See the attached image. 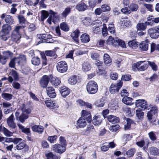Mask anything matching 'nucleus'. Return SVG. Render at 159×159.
Listing matches in <instances>:
<instances>
[{"instance_id":"1","label":"nucleus","mask_w":159,"mask_h":159,"mask_svg":"<svg viewBox=\"0 0 159 159\" xmlns=\"http://www.w3.org/2000/svg\"><path fill=\"white\" fill-rule=\"evenodd\" d=\"M2 30L0 31V38L3 41H6L10 37L8 36L11 30V27L9 25H4L2 27Z\"/></svg>"},{"instance_id":"2","label":"nucleus","mask_w":159,"mask_h":159,"mask_svg":"<svg viewBox=\"0 0 159 159\" xmlns=\"http://www.w3.org/2000/svg\"><path fill=\"white\" fill-rule=\"evenodd\" d=\"M136 107H139V109L141 108L143 109H146L148 108V109H157V108L156 106L152 105H150L148 106L147 104V101L144 99H139L137 100L135 102Z\"/></svg>"},{"instance_id":"3","label":"nucleus","mask_w":159,"mask_h":159,"mask_svg":"<svg viewBox=\"0 0 159 159\" xmlns=\"http://www.w3.org/2000/svg\"><path fill=\"white\" fill-rule=\"evenodd\" d=\"M86 89L87 92L89 94L95 93L98 90L97 84L94 81H90L87 84Z\"/></svg>"},{"instance_id":"4","label":"nucleus","mask_w":159,"mask_h":159,"mask_svg":"<svg viewBox=\"0 0 159 159\" xmlns=\"http://www.w3.org/2000/svg\"><path fill=\"white\" fill-rule=\"evenodd\" d=\"M123 83L121 80L119 81L117 83H112L110 85L109 90L111 94L117 93L122 86Z\"/></svg>"},{"instance_id":"5","label":"nucleus","mask_w":159,"mask_h":159,"mask_svg":"<svg viewBox=\"0 0 159 159\" xmlns=\"http://www.w3.org/2000/svg\"><path fill=\"white\" fill-rule=\"evenodd\" d=\"M56 67L57 71L61 73L66 72L68 69L67 64L65 61H61L58 62Z\"/></svg>"},{"instance_id":"6","label":"nucleus","mask_w":159,"mask_h":159,"mask_svg":"<svg viewBox=\"0 0 159 159\" xmlns=\"http://www.w3.org/2000/svg\"><path fill=\"white\" fill-rule=\"evenodd\" d=\"M50 13L51 15L49 17L47 20V21L50 25H51V21L55 23L60 18V16L59 15H56L57 13L51 10L50 11Z\"/></svg>"},{"instance_id":"7","label":"nucleus","mask_w":159,"mask_h":159,"mask_svg":"<svg viewBox=\"0 0 159 159\" xmlns=\"http://www.w3.org/2000/svg\"><path fill=\"white\" fill-rule=\"evenodd\" d=\"M60 144H56L53 146V150L57 153L61 154L65 152L66 151V148Z\"/></svg>"},{"instance_id":"8","label":"nucleus","mask_w":159,"mask_h":159,"mask_svg":"<svg viewBox=\"0 0 159 159\" xmlns=\"http://www.w3.org/2000/svg\"><path fill=\"white\" fill-rule=\"evenodd\" d=\"M148 33L152 38L156 39L159 37V31L156 29L154 28L149 29L148 30Z\"/></svg>"},{"instance_id":"9","label":"nucleus","mask_w":159,"mask_h":159,"mask_svg":"<svg viewBox=\"0 0 159 159\" xmlns=\"http://www.w3.org/2000/svg\"><path fill=\"white\" fill-rule=\"evenodd\" d=\"M51 76H48L46 75L43 76L42 78L40 81V85L43 88H45L48 83L49 81L51 80Z\"/></svg>"},{"instance_id":"10","label":"nucleus","mask_w":159,"mask_h":159,"mask_svg":"<svg viewBox=\"0 0 159 159\" xmlns=\"http://www.w3.org/2000/svg\"><path fill=\"white\" fill-rule=\"evenodd\" d=\"M143 61H140L138 62L136 64V67L139 70L141 71H144L146 70L148 66V63H144Z\"/></svg>"},{"instance_id":"11","label":"nucleus","mask_w":159,"mask_h":159,"mask_svg":"<svg viewBox=\"0 0 159 159\" xmlns=\"http://www.w3.org/2000/svg\"><path fill=\"white\" fill-rule=\"evenodd\" d=\"M20 38L21 35L20 34H16L12 32L11 37V40L10 41L8 44L10 45H11L13 44V42L17 41Z\"/></svg>"},{"instance_id":"12","label":"nucleus","mask_w":159,"mask_h":159,"mask_svg":"<svg viewBox=\"0 0 159 159\" xmlns=\"http://www.w3.org/2000/svg\"><path fill=\"white\" fill-rule=\"evenodd\" d=\"M88 8V6L82 1L79 2L76 6V8L79 11H84Z\"/></svg>"},{"instance_id":"13","label":"nucleus","mask_w":159,"mask_h":159,"mask_svg":"<svg viewBox=\"0 0 159 159\" xmlns=\"http://www.w3.org/2000/svg\"><path fill=\"white\" fill-rule=\"evenodd\" d=\"M76 128L78 129L80 128H83L87 125L85 119L80 118L77 121Z\"/></svg>"},{"instance_id":"14","label":"nucleus","mask_w":159,"mask_h":159,"mask_svg":"<svg viewBox=\"0 0 159 159\" xmlns=\"http://www.w3.org/2000/svg\"><path fill=\"white\" fill-rule=\"evenodd\" d=\"M102 119L100 116H95L93 118L92 122L94 125H99L102 122Z\"/></svg>"},{"instance_id":"15","label":"nucleus","mask_w":159,"mask_h":159,"mask_svg":"<svg viewBox=\"0 0 159 159\" xmlns=\"http://www.w3.org/2000/svg\"><path fill=\"white\" fill-rule=\"evenodd\" d=\"M31 129L34 132L40 134H42L44 129L43 126L40 125H34L31 127Z\"/></svg>"},{"instance_id":"16","label":"nucleus","mask_w":159,"mask_h":159,"mask_svg":"<svg viewBox=\"0 0 159 159\" xmlns=\"http://www.w3.org/2000/svg\"><path fill=\"white\" fill-rule=\"evenodd\" d=\"M47 93L48 95L51 98H54L56 96L55 90L52 87H48L46 88Z\"/></svg>"},{"instance_id":"17","label":"nucleus","mask_w":159,"mask_h":159,"mask_svg":"<svg viewBox=\"0 0 159 159\" xmlns=\"http://www.w3.org/2000/svg\"><path fill=\"white\" fill-rule=\"evenodd\" d=\"M15 61L16 63L18 65H22L26 62V57L25 55L21 56L15 58Z\"/></svg>"},{"instance_id":"18","label":"nucleus","mask_w":159,"mask_h":159,"mask_svg":"<svg viewBox=\"0 0 159 159\" xmlns=\"http://www.w3.org/2000/svg\"><path fill=\"white\" fill-rule=\"evenodd\" d=\"M149 42L148 40L142 42L139 44V48L141 50L146 51L148 49Z\"/></svg>"},{"instance_id":"19","label":"nucleus","mask_w":159,"mask_h":159,"mask_svg":"<svg viewBox=\"0 0 159 159\" xmlns=\"http://www.w3.org/2000/svg\"><path fill=\"white\" fill-rule=\"evenodd\" d=\"M46 106L52 108H56L58 107L57 105L54 102L51 100H47L44 101Z\"/></svg>"},{"instance_id":"20","label":"nucleus","mask_w":159,"mask_h":159,"mask_svg":"<svg viewBox=\"0 0 159 159\" xmlns=\"http://www.w3.org/2000/svg\"><path fill=\"white\" fill-rule=\"evenodd\" d=\"M108 121L113 124L117 123L120 121V118L113 115H111L107 117Z\"/></svg>"},{"instance_id":"21","label":"nucleus","mask_w":159,"mask_h":159,"mask_svg":"<svg viewBox=\"0 0 159 159\" xmlns=\"http://www.w3.org/2000/svg\"><path fill=\"white\" fill-rule=\"evenodd\" d=\"M60 92L61 95L64 97H65L69 94L70 93V91L68 88L63 87L61 88Z\"/></svg>"},{"instance_id":"22","label":"nucleus","mask_w":159,"mask_h":159,"mask_svg":"<svg viewBox=\"0 0 159 159\" xmlns=\"http://www.w3.org/2000/svg\"><path fill=\"white\" fill-rule=\"evenodd\" d=\"M81 19L83 24L86 26L89 25L93 23V20L89 17H82Z\"/></svg>"},{"instance_id":"23","label":"nucleus","mask_w":159,"mask_h":159,"mask_svg":"<svg viewBox=\"0 0 159 159\" xmlns=\"http://www.w3.org/2000/svg\"><path fill=\"white\" fill-rule=\"evenodd\" d=\"M18 150H21L24 148L25 149V151H27L28 149V147L25 143V142H20L18 144H17L15 147Z\"/></svg>"},{"instance_id":"24","label":"nucleus","mask_w":159,"mask_h":159,"mask_svg":"<svg viewBox=\"0 0 159 159\" xmlns=\"http://www.w3.org/2000/svg\"><path fill=\"white\" fill-rule=\"evenodd\" d=\"M80 32L78 30H76L71 34V36L73 39L77 43L79 42L78 37Z\"/></svg>"},{"instance_id":"25","label":"nucleus","mask_w":159,"mask_h":159,"mask_svg":"<svg viewBox=\"0 0 159 159\" xmlns=\"http://www.w3.org/2000/svg\"><path fill=\"white\" fill-rule=\"evenodd\" d=\"M80 40L83 43H86L90 40V37L86 34H83L80 36Z\"/></svg>"},{"instance_id":"26","label":"nucleus","mask_w":159,"mask_h":159,"mask_svg":"<svg viewBox=\"0 0 159 159\" xmlns=\"http://www.w3.org/2000/svg\"><path fill=\"white\" fill-rule=\"evenodd\" d=\"M132 99L128 96L124 97L122 98V101L125 104L128 105H131L133 104L132 102Z\"/></svg>"},{"instance_id":"27","label":"nucleus","mask_w":159,"mask_h":159,"mask_svg":"<svg viewBox=\"0 0 159 159\" xmlns=\"http://www.w3.org/2000/svg\"><path fill=\"white\" fill-rule=\"evenodd\" d=\"M121 25L122 27L124 28L130 26L131 23L129 20L126 19L121 21Z\"/></svg>"},{"instance_id":"28","label":"nucleus","mask_w":159,"mask_h":159,"mask_svg":"<svg viewBox=\"0 0 159 159\" xmlns=\"http://www.w3.org/2000/svg\"><path fill=\"white\" fill-rule=\"evenodd\" d=\"M149 152L150 154L156 156L159 154V149L157 148L152 147L149 148Z\"/></svg>"},{"instance_id":"29","label":"nucleus","mask_w":159,"mask_h":159,"mask_svg":"<svg viewBox=\"0 0 159 159\" xmlns=\"http://www.w3.org/2000/svg\"><path fill=\"white\" fill-rule=\"evenodd\" d=\"M47 159H59L60 157L57 156L55 154H53L51 152H48L45 154Z\"/></svg>"},{"instance_id":"30","label":"nucleus","mask_w":159,"mask_h":159,"mask_svg":"<svg viewBox=\"0 0 159 159\" xmlns=\"http://www.w3.org/2000/svg\"><path fill=\"white\" fill-rule=\"evenodd\" d=\"M50 81L52 84L55 86H58L61 83L59 79L55 76L53 77L51 76Z\"/></svg>"},{"instance_id":"31","label":"nucleus","mask_w":159,"mask_h":159,"mask_svg":"<svg viewBox=\"0 0 159 159\" xmlns=\"http://www.w3.org/2000/svg\"><path fill=\"white\" fill-rule=\"evenodd\" d=\"M71 8L68 7H66L61 13V17L63 18H66V16L70 12Z\"/></svg>"},{"instance_id":"32","label":"nucleus","mask_w":159,"mask_h":159,"mask_svg":"<svg viewBox=\"0 0 159 159\" xmlns=\"http://www.w3.org/2000/svg\"><path fill=\"white\" fill-rule=\"evenodd\" d=\"M82 70L84 71H88L91 69V67L89 64L88 62H84L82 65Z\"/></svg>"},{"instance_id":"33","label":"nucleus","mask_w":159,"mask_h":159,"mask_svg":"<svg viewBox=\"0 0 159 159\" xmlns=\"http://www.w3.org/2000/svg\"><path fill=\"white\" fill-rule=\"evenodd\" d=\"M60 144L64 148H66L67 143L65 139V138L62 136H61L59 138Z\"/></svg>"},{"instance_id":"34","label":"nucleus","mask_w":159,"mask_h":159,"mask_svg":"<svg viewBox=\"0 0 159 159\" xmlns=\"http://www.w3.org/2000/svg\"><path fill=\"white\" fill-rule=\"evenodd\" d=\"M5 20L6 23L11 25L13 24L14 22L13 17L9 15L6 16Z\"/></svg>"},{"instance_id":"35","label":"nucleus","mask_w":159,"mask_h":159,"mask_svg":"<svg viewBox=\"0 0 159 159\" xmlns=\"http://www.w3.org/2000/svg\"><path fill=\"white\" fill-rule=\"evenodd\" d=\"M103 60L105 64H108L112 61L109 55L107 53L104 54L103 56Z\"/></svg>"},{"instance_id":"36","label":"nucleus","mask_w":159,"mask_h":159,"mask_svg":"<svg viewBox=\"0 0 159 159\" xmlns=\"http://www.w3.org/2000/svg\"><path fill=\"white\" fill-rule=\"evenodd\" d=\"M2 96L3 99L7 101L10 100L13 97V95L12 94L5 93H2Z\"/></svg>"},{"instance_id":"37","label":"nucleus","mask_w":159,"mask_h":159,"mask_svg":"<svg viewBox=\"0 0 159 159\" xmlns=\"http://www.w3.org/2000/svg\"><path fill=\"white\" fill-rule=\"evenodd\" d=\"M32 63L34 66H38L40 63V60L38 57H33L31 60Z\"/></svg>"},{"instance_id":"38","label":"nucleus","mask_w":159,"mask_h":159,"mask_svg":"<svg viewBox=\"0 0 159 159\" xmlns=\"http://www.w3.org/2000/svg\"><path fill=\"white\" fill-rule=\"evenodd\" d=\"M128 44L130 47L133 49L136 48L138 46V42L134 40L129 41Z\"/></svg>"},{"instance_id":"39","label":"nucleus","mask_w":159,"mask_h":159,"mask_svg":"<svg viewBox=\"0 0 159 159\" xmlns=\"http://www.w3.org/2000/svg\"><path fill=\"white\" fill-rule=\"evenodd\" d=\"M142 110H136V116L139 120L143 119L144 113L142 111Z\"/></svg>"},{"instance_id":"40","label":"nucleus","mask_w":159,"mask_h":159,"mask_svg":"<svg viewBox=\"0 0 159 159\" xmlns=\"http://www.w3.org/2000/svg\"><path fill=\"white\" fill-rule=\"evenodd\" d=\"M68 83L71 85H75L77 82L76 76H73L70 77L68 80Z\"/></svg>"},{"instance_id":"41","label":"nucleus","mask_w":159,"mask_h":159,"mask_svg":"<svg viewBox=\"0 0 159 159\" xmlns=\"http://www.w3.org/2000/svg\"><path fill=\"white\" fill-rule=\"evenodd\" d=\"M60 27L61 30L65 31H68L69 30L68 26L65 22H62L61 23Z\"/></svg>"},{"instance_id":"42","label":"nucleus","mask_w":159,"mask_h":159,"mask_svg":"<svg viewBox=\"0 0 159 159\" xmlns=\"http://www.w3.org/2000/svg\"><path fill=\"white\" fill-rule=\"evenodd\" d=\"M146 25L144 23H139L137 24V28L139 30H144L146 29Z\"/></svg>"},{"instance_id":"43","label":"nucleus","mask_w":159,"mask_h":159,"mask_svg":"<svg viewBox=\"0 0 159 159\" xmlns=\"http://www.w3.org/2000/svg\"><path fill=\"white\" fill-rule=\"evenodd\" d=\"M13 53L9 51H5L3 52V56L7 59L11 58L13 56Z\"/></svg>"},{"instance_id":"44","label":"nucleus","mask_w":159,"mask_h":159,"mask_svg":"<svg viewBox=\"0 0 159 159\" xmlns=\"http://www.w3.org/2000/svg\"><path fill=\"white\" fill-rule=\"evenodd\" d=\"M28 118V116L22 113L21 115L19 116L18 120L21 122L23 123L25 120Z\"/></svg>"},{"instance_id":"45","label":"nucleus","mask_w":159,"mask_h":159,"mask_svg":"<svg viewBox=\"0 0 159 159\" xmlns=\"http://www.w3.org/2000/svg\"><path fill=\"white\" fill-rule=\"evenodd\" d=\"M48 16V13L46 11L43 10L41 11V20L42 21L46 19Z\"/></svg>"},{"instance_id":"46","label":"nucleus","mask_w":159,"mask_h":159,"mask_svg":"<svg viewBox=\"0 0 159 159\" xmlns=\"http://www.w3.org/2000/svg\"><path fill=\"white\" fill-rule=\"evenodd\" d=\"M120 127L119 125H114L110 126L109 129L112 132H116L120 129Z\"/></svg>"},{"instance_id":"47","label":"nucleus","mask_w":159,"mask_h":159,"mask_svg":"<svg viewBox=\"0 0 159 159\" xmlns=\"http://www.w3.org/2000/svg\"><path fill=\"white\" fill-rule=\"evenodd\" d=\"M7 124L12 129H15L16 127V124L14 122L13 120H7Z\"/></svg>"},{"instance_id":"48","label":"nucleus","mask_w":159,"mask_h":159,"mask_svg":"<svg viewBox=\"0 0 159 159\" xmlns=\"http://www.w3.org/2000/svg\"><path fill=\"white\" fill-rule=\"evenodd\" d=\"M135 150L134 148H131L126 152V154L128 157H130L133 156L135 152Z\"/></svg>"},{"instance_id":"49","label":"nucleus","mask_w":159,"mask_h":159,"mask_svg":"<svg viewBox=\"0 0 159 159\" xmlns=\"http://www.w3.org/2000/svg\"><path fill=\"white\" fill-rule=\"evenodd\" d=\"M148 134L150 139L151 140L154 141L156 140L157 137L154 132L151 131L148 133Z\"/></svg>"},{"instance_id":"50","label":"nucleus","mask_w":159,"mask_h":159,"mask_svg":"<svg viewBox=\"0 0 159 159\" xmlns=\"http://www.w3.org/2000/svg\"><path fill=\"white\" fill-rule=\"evenodd\" d=\"M126 113V115L129 117H131L133 116L135 114L134 110H124Z\"/></svg>"},{"instance_id":"51","label":"nucleus","mask_w":159,"mask_h":159,"mask_svg":"<svg viewBox=\"0 0 159 159\" xmlns=\"http://www.w3.org/2000/svg\"><path fill=\"white\" fill-rule=\"evenodd\" d=\"M3 131L5 135L6 136L10 137L12 136V133L5 127L3 128Z\"/></svg>"},{"instance_id":"52","label":"nucleus","mask_w":159,"mask_h":159,"mask_svg":"<svg viewBox=\"0 0 159 159\" xmlns=\"http://www.w3.org/2000/svg\"><path fill=\"white\" fill-rule=\"evenodd\" d=\"M57 136L56 135L49 136L48 140L51 143H54L56 142Z\"/></svg>"},{"instance_id":"53","label":"nucleus","mask_w":159,"mask_h":159,"mask_svg":"<svg viewBox=\"0 0 159 159\" xmlns=\"http://www.w3.org/2000/svg\"><path fill=\"white\" fill-rule=\"evenodd\" d=\"M138 7V6L137 4L134 3L131 4L129 6L130 9L133 11H137Z\"/></svg>"},{"instance_id":"54","label":"nucleus","mask_w":159,"mask_h":159,"mask_svg":"<svg viewBox=\"0 0 159 159\" xmlns=\"http://www.w3.org/2000/svg\"><path fill=\"white\" fill-rule=\"evenodd\" d=\"M101 8L102 11L104 12L109 11L111 9L110 7L106 4L102 5Z\"/></svg>"},{"instance_id":"55","label":"nucleus","mask_w":159,"mask_h":159,"mask_svg":"<svg viewBox=\"0 0 159 159\" xmlns=\"http://www.w3.org/2000/svg\"><path fill=\"white\" fill-rule=\"evenodd\" d=\"M104 105L103 101L102 100H98L95 103V105L98 107H103Z\"/></svg>"},{"instance_id":"56","label":"nucleus","mask_w":159,"mask_h":159,"mask_svg":"<svg viewBox=\"0 0 159 159\" xmlns=\"http://www.w3.org/2000/svg\"><path fill=\"white\" fill-rule=\"evenodd\" d=\"M11 76L13 77L15 80H18V76L15 70H12L10 74Z\"/></svg>"},{"instance_id":"57","label":"nucleus","mask_w":159,"mask_h":159,"mask_svg":"<svg viewBox=\"0 0 159 159\" xmlns=\"http://www.w3.org/2000/svg\"><path fill=\"white\" fill-rule=\"evenodd\" d=\"M88 114H91L90 112L89 111H87L86 110H82L81 111V116L82 117H84L83 119H84L85 118L88 116Z\"/></svg>"},{"instance_id":"58","label":"nucleus","mask_w":159,"mask_h":159,"mask_svg":"<svg viewBox=\"0 0 159 159\" xmlns=\"http://www.w3.org/2000/svg\"><path fill=\"white\" fill-rule=\"evenodd\" d=\"M108 31L111 34H113L115 33V29L113 25H110L108 27Z\"/></svg>"},{"instance_id":"59","label":"nucleus","mask_w":159,"mask_h":159,"mask_svg":"<svg viewBox=\"0 0 159 159\" xmlns=\"http://www.w3.org/2000/svg\"><path fill=\"white\" fill-rule=\"evenodd\" d=\"M149 65L152 67V69L155 71L157 70V67L156 64L153 62L148 61Z\"/></svg>"},{"instance_id":"60","label":"nucleus","mask_w":159,"mask_h":159,"mask_svg":"<svg viewBox=\"0 0 159 159\" xmlns=\"http://www.w3.org/2000/svg\"><path fill=\"white\" fill-rule=\"evenodd\" d=\"M45 54L47 56L52 57L54 56L55 52L53 51H45Z\"/></svg>"},{"instance_id":"61","label":"nucleus","mask_w":159,"mask_h":159,"mask_svg":"<svg viewBox=\"0 0 159 159\" xmlns=\"http://www.w3.org/2000/svg\"><path fill=\"white\" fill-rule=\"evenodd\" d=\"M119 42L120 39H118V38H116L114 39L111 45L115 47H117L119 46Z\"/></svg>"},{"instance_id":"62","label":"nucleus","mask_w":159,"mask_h":159,"mask_svg":"<svg viewBox=\"0 0 159 159\" xmlns=\"http://www.w3.org/2000/svg\"><path fill=\"white\" fill-rule=\"evenodd\" d=\"M90 54L91 57L93 60H98L99 58V56L97 53L94 52H92Z\"/></svg>"},{"instance_id":"63","label":"nucleus","mask_w":159,"mask_h":159,"mask_svg":"<svg viewBox=\"0 0 159 159\" xmlns=\"http://www.w3.org/2000/svg\"><path fill=\"white\" fill-rule=\"evenodd\" d=\"M94 126L92 125H89L88 126V127L85 130V133L88 134L90 132V131H93V130L94 129Z\"/></svg>"},{"instance_id":"64","label":"nucleus","mask_w":159,"mask_h":159,"mask_svg":"<svg viewBox=\"0 0 159 159\" xmlns=\"http://www.w3.org/2000/svg\"><path fill=\"white\" fill-rule=\"evenodd\" d=\"M17 18L20 23H24L25 21V18L24 16L22 15L18 16Z\"/></svg>"}]
</instances>
